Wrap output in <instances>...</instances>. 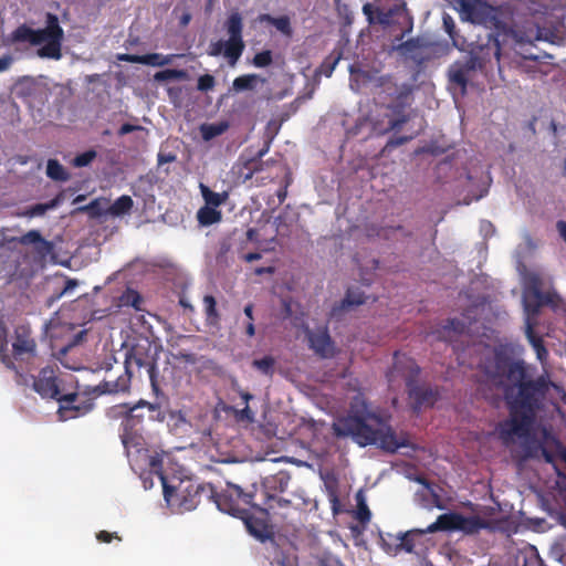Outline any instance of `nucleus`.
I'll list each match as a JSON object with an SVG mask.
<instances>
[{"label":"nucleus","mask_w":566,"mask_h":566,"mask_svg":"<svg viewBox=\"0 0 566 566\" xmlns=\"http://www.w3.org/2000/svg\"><path fill=\"white\" fill-rule=\"evenodd\" d=\"M485 359L480 363L486 380L496 387H501L510 407V419L497 427L500 439L505 444L520 442L527 446L531 440L537 439L541 432L542 442L553 444L555 442L551 432L539 427L536 422L538 396H544L554 390L557 396H564L563 389L545 377L535 382L526 381L525 369L522 363L511 361L506 348L486 349Z\"/></svg>","instance_id":"1"},{"label":"nucleus","mask_w":566,"mask_h":566,"mask_svg":"<svg viewBox=\"0 0 566 566\" xmlns=\"http://www.w3.org/2000/svg\"><path fill=\"white\" fill-rule=\"evenodd\" d=\"M142 401L129 409V416L124 422L122 441L125 447L132 469L139 473L146 490L154 486L155 475L164 491V500L174 513L189 512L196 509L197 486L184 470L172 461L170 454H150L144 448V439L136 431H130V422L138 417L136 411Z\"/></svg>","instance_id":"2"},{"label":"nucleus","mask_w":566,"mask_h":566,"mask_svg":"<svg viewBox=\"0 0 566 566\" xmlns=\"http://www.w3.org/2000/svg\"><path fill=\"white\" fill-rule=\"evenodd\" d=\"M337 437H352L360 447L377 446L395 452L406 447L407 438L394 432L387 420L371 410L361 398H357L347 417L338 418L333 423Z\"/></svg>","instance_id":"3"},{"label":"nucleus","mask_w":566,"mask_h":566,"mask_svg":"<svg viewBox=\"0 0 566 566\" xmlns=\"http://www.w3.org/2000/svg\"><path fill=\"white\" fill-rule=\"evenodd\" d=\"M535 248L536 244L533 240L528 235H525L515 251V259L516 269L524 285L523 305L525 312L526 336L537 359L543 363L546 359L547 350L542 345L541 338L535 336L533 333V321L537 310L544 304L552 303L555 294L549 292L543 293L542 287L545 281L544 274L535 268H528L524 263V260L535 250Z\"/></svg>","instance_id":"4"},{"label":"nucleus","mask_w":566,"mask_h":566,"mask_svg":"<svg viewBox=\"0 0 566 566\" xmlns=\"http://www.w3.org/2000/svg\"><path fill=\"white\" fill-rule=\"evenodd\" d=\"M156 355L157 348L149 338L142 336L134 338L130 344H127L124 374L119 375L115 380H105L102 391L115 394L128 389L134 366L138 369L144 368L151 385L155 387Z\"/></svg>","instance_id":"5"},{"label":"nucleus","mask_w":566,"mask_h":566,"mask_svg":"<svg viewBox=\"0 0 566 566\" xmlns=\"http://www.w3.org/2000/svg\"><path fill=\"white\" fill-rule=\"evenodd\" d=\"M65 377L57 378L51 368H44L33 382L34 390L43 398L55 399L60 403V419L65 421L85 415L91 409V403H84L83 398L74 391H67L64 387Z\"/></svg>","instance_id":"6"},{"label":"nucleus","mask_w":566,"mask_h":566,"mask_svg":"<svg viewBox=\"0 0 566 566\" xmlns=\"http://www.w3.org/2000/svg\"><path fill=\"white\" fill-rule=\"evenodd\" d=\"M488 523L478 515H462L459 513H447L440 515L436 522L431 523L426 530H411L400 537V546L408 553L415 552L413 539L426 533L437 531L462 532L464 534H474L485 528Z\"/></svg>","instance_id":"7"},{"label":"nucleus","mask_w":566,"mask_h":566,"mask_svg":"<svg viewBox=\"0 0 566 566\" xmlns=\"http://www.w3.org/2000/svg\"><path fill=\"white\" fill-rule=\"evenodd\" d=\"M63 40V30L59 25L57 18L49 14L46 27L42 30H32L28 27H19L11 34L12 42H29L33 45H40L39 56L53 60L61 59V44Z\"/></svg>","instance_id":"8"},{"label":"nucleus","mask_w":566,"mask_h":566,"mask_svg":"<svg viewBox=\"0 0 566 566\" xmlns=\"http://www.w3.org/2000/svg\"><path fill=\"white\" fill-rule=\"evenodd\" d=\"M34 346L28 326L15 323L11 315L0 314V359L2 363L11 367V354L14 356L29 354L33 352Z\"/></svg>","instance_id":"9"},{"label":"nucleus","mask_w":566,"mask_h":566,"mask_svg":"<svg viewBox=\"0 0 566 566\" xmlns=\"http://www.w3.org/2000/svg\"><path fill=\"white\" fill-rule=\"evenodd\" d=\"M486 38L488 42L473 49L465 62H457L449 70L450 82L459 85L462 93L465 91V85L472 71L484 67L491 61V56H494L497 61L500 60L501 48L499 40L490 33Z\"/></svg>","instance_id":"10"},{"label":"nucleus","mask_w":566,"mask_h":566,"mask_svg":"<svg viewBox=\"0 0 566 566\" xmlns=\"http://www.w3.org/2000/svg\"><path fill=\"white\" fill-rule=\"evenodd\" d=\"M350 88L355 92H359L363 87H369L376 93H384L388 96L394 97L400 107L408 98L411 86L409 84H398L389 76L378 75L377 72H367L359 67L350 66Z\"/></svg>","instance_id":"11"},{"label":"nucleus","mask_w":566,"mask_h":566,"mask_svg":"<svg viewBox=\"0 0 566 566\" xmlns=\"http://www.w3.org/2000/svg\"><path fill=\"white\" fill-rule=\"evenodd\" d=\"M242 18L238 12L229 15L226 21L227 40L212 41L208 48V54L211 56L223 55L231 66H234L241 57L245 44L242 39Z\"/></svg>","instance_id":"12"},{"label":"nucleus","mask_w":566,"mask_h":566,"mask_svg":"<svg viewBox=\"0 0 566 566\" xmlns=\"http://www.w3.org/2000/svg\"><path fill=\"white\" fill-rule=\"evenodd\" d=\"M418 371V366L410 357L405 354H396L394 357L392 368L388 373L387 377L389 382H392L398 378H402L409 388L410 397L416 400L418 407H421L422 405L431 403V399L429 398L431 394L413 386L412 381Z\"/></svg>","instance_id":"13"},{"label":"nucleus","mask_w":566,"mask_h":566,"mask_svg":"<svg viewBox=\"0 0 566 566\" xmlns=\"http://www.w3.org/2000/svg\"><path fill=\"white\" fill-rule=\"evenodd\" d=\"M453 7L462 21L499 28L497 10L483 0H454Z\"/></svg>","instance_id":"14"},{"label":"nucleus","mask_w":566,"mask_h":566,"mask_svg":"<svg viewBox=\"0 0 566 566\" xmlns=\"http://www.w3.org/2000/svg\"><path fill=\"white\" fill-rule=\"evenodd\" d=\"M484 311V303H480L474 307L468 310L463 314L462 319H452L451 322H449L448 325L443 326L442 329L438 331V338H441L446 342H453L454 336L458 334H478L479 327L476 326V316L482 314Z\"/></svg>","instance_id":"15"},{"label":"nucleus","mask_w":566,"mask_h":566,"mask_svg":"<svg viewBox=\"0 0 566 566\" xmlns=\"http://www.w3.org/2000/svg\"><path fill=\"white\" fill-rule=\"evenodd\" d=\"M251 501L252 494L244 493L239 485L233 483H228L227 489L216 496L219 511L241 518H244V510L240 503L250 504Z\"/></svg>","instance_id":"16"},{"label":"nucleus","mask_w":566,"mask_h":566,"mask_svg":"<svg viewBox=\"0 0 566 566\" xmlns=\"http://www.w3.org/2000/svg\"><path fill=\"white\" fill-rule=\"evenodd\" d=\"M467 181L470 200H467L465 203L469 205L472 200H479L486 195L491 185V177L482 166H474L468 171Z\"/></svg>","instance_id":"17"},{"label":"nucleus","mask_w":566,"mask_h":566,"mask_svg":"<svg viewBox=\"0 0 566 566\" xmlns=\"http://www.w3.org/2000/svg\"><path fill=\"white\" fill-rule=\"evenodd\" d=\"M307 338L311 348L322 357H329L334 353L329 335L325 327H319L317 331H307Z\"/></svg>","instance_id":"18"},{"label":"nucleus","mask_w":566,"mask_h":566,"mask_svg":"<svg viewBox=\"0 0 566 566\" xmlns=\"http://www.w3.org/2000/svg\"><path fill=\"white\" fill-rule=\"evenodd\" d=\"M265 83V78L258 74H245L234 78L232 90L237 93L243 91H254Z\"/></svg>","instance_id":"19"},{"label":"nucleus","mask_w":566,"mask_h":566,"mask_svg":"<svg viewBox=\"0 0 566 566\" xmlns=\"http://www.w3.org/2000/svg\"><path fill=\"white\" fill-rule=\"evenodd\" d=\"M509 566H541L537 551L533 546H525L515 554L513 565Z\"/></svg>","instance_id":"20"},{"label":"nucleus","mask_w":566,"mask_h":566,"mask_svg":"<svg viewBox=\"0 0 566 566\" xmlns=\"http://www.w3.org/2000/svg\"><path fill=\"white\" fill-rule=\"evenodd\" d=\"M385 117L387 118V124L376 127V130L379 134H385L390 130H395L407 120V116L402 114L400 109L396 108L388 109V112L385 114Z\"/></svg>","instance_id":"21"},{"label":"nucleus","mask_w":566,"mask_h":566,"mask_svg":"<svg viewBox=\"0 0 566 566\" xmlns=\"http://www.w3.org/2000/svg\"><path fill=\"white\" fill-rule=\"evenodd\" d=\"M199 189L206 206L219 208L228 199V192H214L205 184H200Z\"/></svg>","instance_id":"22"},{"label":"nucleus","mask_w":566,"mask_h":566,"mask_svg":"<svg viewBox=\"0 0 566 566\" xmlns=\"http://www.w3.org/2000/svg\"><path fill=\"white\" fill-rule=\"evenodd\" d=\"M221 211L218 208L203 206L197 212V218L200 224L202 226H211L221 220Z\"/></svg>","instance_id":"23"},{"label":"nucleus","mask_w":566,"mask_h":566,"mask_svg":"<svg viewBox=\"0 0 566 566\" xmlns=\"http://www.w3.org/2000/svg\"><path fill=\"white\" fill-rule=\"evenodd\" d=\"M420 483L422 484V489H421V491L417 492V495L421 496L426 501L422 505L427 509H431V507L442 509V506L440 504V499H439L438 494L436 493L434 489L431 485H429L422 481H420Z\"/></svg>","instance_id":"24"},{"label":"nucleus","mask_w":566,"mask_h":566,"mask_svg":"<svg viewBox=\"0 0 566 566\" xmlns=\"http://www.w3.org/2000/svg\"><path fill=\"white\" fill-rule=\"evenodd\" d=\"M276 360L271 355H265L261 358H255L252 360V367L256 369L260 374L272 377L274 374Z\"/></svg>","instance_id":"25"},{"label":"nucleus","mask_w":566,"mask_h":566,"mask_svg":"<svg viewBox=\"0 0 566 566\" xmlns=\"http://www.w3.org/2000/svg\"><path fill=\"white\" fill-rule=\"evenodd\" d=\"M133 207V200L129 196H122L112 205L108 202L107 214L119 217L127 213Z\"/></svg>","instance_id":"26"},{"label":"nucleus","mask_w":566,"mask_h":566,"mask_svg":"<svg viewBox=\"0 0 566 566\" xmlns=\"http://www.w3.org/2000/svg\"><path fill=\"white\" fill-rule=\"evenodd\" d=\"M176 54H160V53H148L143 55V64L150 66H165L171 64L177 57Z\"/></svg>","instance_id":"27"},{"label":"nucleus","mask_w":566,"mask_h":566,"mask_svg":"<svg viewBox=\"0 0 566 566\" xmlns=\"http://www.w3.org/2000/svg\"><path fill=\"white\" fill-rule=\"evenodd\" d=\"M260 20L271 23L272 25H274L284 35L290 36L292 34V28H291L290 19L287 17H285V15L284 17H279V18H274V17H271L270 14H262L260 17Z\"/></svg>","instance_id":"28"},{"label":"nucleus","mask_w":566,"mask_h":566,"mask_svg":"<svg viewBox=\"0 0 566 566\" xmlns=\"http://www.w3.org/2000/svg\"><path fill=\"white\" fill-rule=\"evenodd\" d=\"M46 175L49 178L56 181H65L69 179V174L65 168L55 159H49L46 164Z\"/></svg>","instance_id":"29"},{"label":"nucleus","mask_w":566,"mask_h":566,"mask_svg":"<svg viewBox=\"0 0 566 566\" xmlns=\"http://www.w3.org/2000/svg\"><path fill=\"white\" fill-rule=\"evenodd\" d=\"M61 198L56 197L46 203H38L25 210L22 214L29 218L43 216L49 210L55 209L60 205Z\"/></svg>","instance_id":"30"},{"label":"nucleus","mask_w":566,"mask_h":566,"mask_svg":"<svg viewBox=\"0 0 566 566\" xmlns=\"http://www.w3.org/2000/svg\"><path fill=\"white\" fill-rule=\"evenodd\" d=\"M78 211H87L91 217H101L107 214L108 200L99 198L90 202L87 206L80 207Z\"/></svg>","instance_id":"31"},{"label":"nucleus","mask_w":566,"mask_h":566,"mask_svg":"<svg viewBox=\"0 0 566 566\" xmlns=\"http://www.w3.org/2000/svg\"><path fill=\"white\" fill-rule=\"evenodd\" d=\"M357 509L355 511V517L365 525L370 521L371 513L366 504V499L363 491L356 494Z\"/></svg>","instance_id":"32"},{"label":"nucleus","mask_w":566,"mask_h":566,"mask_svg":"<svg viewBox=\"0 0 566 566\" xmlns=\"http://www.w3.org/2000/svg\"><path fill=\"white\" fill-rule=\"evenodd\" d=\"M228 129V124L224 122L213 123V124H203L200 127V132L202 138L205 140H210L221 134H223Z\"/></svg>","instance_id":"33"},{"label":"nucleus","mask_w":566,"mask_h":566,"mask_svg":"<svg viewBox=\"0 0 566 566\" xmlns=\"http://www.w3.org/2000/svg\"><path fill=\"white\" fill-rule=\"evenodd\" d=\"M187 72L184 70H164L159 71L154 75V80L157 82L171 81V80H185L187 78Z\"/></svg>","instance_id":"34"},{"label":"nucleus","mask_w":566,"mask_h":566,"mask_svg":"<svg viewBox=\"0 0 566 566\" xmlns=\"http://www.w3.org/2000/svg\"><path fill=\"white\" fill-rule=\"evenodd\" d=\"M366 302V298L363 293H360L358 290H348L346 297L344 300V305L352 306V305H360Z\"/></svg>","instance_id":"35"},{"label":"nucleus","mask_w":566,"mask_h":566,"mask_svg":"<svg viewBox=\"0 0 566 566\" xmlns=\"http://www.w3.org/2000/svg\"><path fill=\"white\" fill-rule=\"evenodd\" d=\"M271 566H297L296 558L293 555H285L280 553L275 556L274 560L271 563Z\"/></svg>","instance_id":"36"},{"label":"nucleus","mask_w":566,"mask_h":566,"mask_svg":"<svg viewBox=\"0 0 566 566\" xmlns=\"http://www.w3.org/2000/svg\"><path fill=\"white\" fill-rule=\"evenodd\" d=\"M95 157L96 153L94 150H88L76 156L73 160V164L76 167H85L90 165Z\"/></svg>","instance_id":"37"},{"label":"nucleus","mask_w":566,"mask_h":566,"mask_svg":"<svg viewBox=\"0 0 566 566\" xmlns=\"http://www.w3.org/2000/svg\"><path fill=\"white\" fill-rule=\"evenodd\" d=\"M247 528L249 530L250 534H252L255 538L260 541H264L266 537V531L263 527L254 526V522L250 518L245 520Z\"/></svg>","instance_id":"38"},{"label":"nucleus","mask_w":566,"mask_h":566,"mask_svg":"<svg viewBox=\"0 0 566 566\" xmlns=\"http://www.w3.org/2000/svg\"><path fill=\"white\" fill-rule=\"evenodd\" d=\"M272 62V54L270 51H263L253 57V64L258 67L268 66Z\"/></svg>","instance_id":"39"},{"label":"nucleus","mask_w":566,"mask_h":566,"mask_svg":"<svg viewBox=\"0 0 566 566\" xmlns=\"http://www.w3.org/2000/svg\"><path fill=\"white\" fill-rule=\"evenodd\" d=\"M22 242L24 243H40L42 247H44L45 249H49L50 245L46 241H44L40 233L36 232V231H30L28 232L23 239H22Z\"/></svg>","instance_id":"40"},{"label":"nucleus","mask_w":566,"mask_h":566,"mask_svg":"<svg viewBox=\"0 0 566 566\" xmlns=\"http://www.w3.org/2000/svg\"><path fill=\"white\" fill-rule=\"evenodd\" d=\"M443 27H444V30L446 32L449 34V36L452 39L453 41V44L455 46H458V41L454 36V29H455V24H454V21L452 19L451 15L449 14H443Z\"/></svg>","instance_id":"41"},{"label":"nucleus","mask_w":566,"mask_h":566,"mask_svg":"<svg viewBox=\"0 0 566 566\" xmlns=\"http://www.w3.org/2000/svg\"><path fill=\"white\" fill-rule=\"evenodd\" d=\"M214 86V77L212 75L206 74L198 78V90L202 92H207Z\"/></svg>","instance_id":"42"},{"label":"nucleus","mask_w":566,"mask_h":566,"mask_svg":"<svg viewBox=\"0 0 566 566\" xmlns=\"http://www.w3.org/2000/svg\"><path fill=\"white\" fill-rule=\"evenodd\" d=\"M235 417L239 420H245L248 422H253L254 421V413H253V411L250 409V407L248 405L244 406L243 409L237 410L235 411Z\"/></svg>","instance_id":"43"},{"label":"nucleus","mask_w":566,"mask_h":566,"mask_svg":"<svg viewBox=\"0 0 566 566\" xmlns=\"http://www.w3.org/2000/svg\"><path fill=\"white\" fill-rule=\"evenodd\" d=\"M206 313L209 318L216 317V301L212 296L207 295L203 298Z\"/></svg>","instance_id":"44"},{"label":"nucleus","mask_w":566,"mask_h":566,"mask_svg":"<svg viewBox=\"0 0 566 566\" xmlns=\"http://www.w3.org/2000/svg\"><path fill=\"white\" fill-rule=\"evenodd\" d=\"M118 61L123 62H129V63H139L143 64V55H136V54H118L117 55Z\"/></svg>","instance_id":"45"},{"label":"nucleus","mask_w":566,"mask_h":566,"mask_svg":"<svg viewBox=\"0 0 566 566\" xmlns=\"http://www.w3.org/2000/svg\"><path fill=\"white\" fill-rule=\"evenodd\" d=\"M138 302L139 296L135 292H127V294L124 296V303L130 304L136 310L139 308Z\"/></svg>","instance_id":"46"},{"label":"nucleus","mask_w":566,"mask_h":566,"mask_svg":"<svg viewBox=\"0 0 566 566\" xmlns=\"http://www.w3.org/2000/svg\"><path fill=\"white\" fill-rule=\"evenodd\" d=\"M13 63V57L9 54L0 56V73L8 71Z\"/></svg>","instance_id":"47"},{"label":"nucleus","mask_w":566,"mask_h":566,"mask_svg":"<svg viewBox=\"0 0 566 566\" xmlns=\"http://www.w3.org/2000/svg\"><path fill=\"white\" fill-rule=\"evenodd\" d=\"M363 12L366 15L369 23L374 22V13L375 7L371 3H365L363 7Z\"/></svg>","instance_id":"48"},{"label":"nucleus","mask_w":566,"mask_h":566,"mask_svg":"<svg viewBox=\"0 0 566 566\" xmlns=\"http://www.w3.org/2000/svg\"><path fill=\"white\" fill-rule=\"evenodd\" d=\"M83 335H84V332H80V333H77V334L74 336V340H73V342H72L67 347H63V348H61V350H60V352H61V354H63V355H64V354H66V353H67V350L70 349V347H72V346H74V345L78 344V343L82 340Z\"/></svg>","instance_id":"49"},{"label":"nucleus","mask_w":566,"mask_h":566,"mask_svg":"<svg viewBox=\"0 0 566 566\" xmlns=\"http://www.w3.org/2000/svg\"><path fill=\"white\" fill-rule=\"evenodd\" d=\"M113 537H115V535L106 531H102L96 535V538L104 543H109Z\"/></svg>","instance_id":"50"},{"label":"nucleus","mask_w":566,"mask_h":566,"mask_svg":"<svg viewBox=\"0 0 566 566\" xmlns=\"http://www.w3.org/2000/svg\"><path fill=\"white\" fill-rule=\"evenodd\" d=\"M481 232L484 233V235H489L493 233V226L489 221H482L481 222Z\"/></svg>","instance_id":"51"},{"label":"nucleus","mask_w":566,"mask_h":566,"mask_svg":"<svg viewBox=\"0 0 566 566\" xmlns=\"http://www.w3.org/2000/svg\"><path fill=\"white\" fill-rule=\"evenodd\" d=\"M138 129L137 126H134V125H130V124H124L120 128H119V132L118 134L119 135H126V134H129L134 130Z\"/></svg>","instance_id":"52"},{"label":"nucleus","mask_w":566,"mask_h":566,"mask_svg":"<svg viewBox=\"0 0 566 566\" xmlns=\"http://www.w3.org/2000/svg\"><path fill=\"white\" fill-rule=\"evenodd\" d=\"M557 230H558L559 235L566 242V221H558L557 222Z\"/></svg>","instance_id":"53"},{"label":"nucleus","mask_w":566,"mask_h":566,"mask_svg":"<svg viewBox=\"0 0 566 566\" xmlns=\"http://www.w3.org/2000/svg\"><path fill=\"white\" fill-rule=\"evenodd\" d=\"M340 60V54H338L334 61L329 64V66L327 67V71L325 72L326 76H331L333 71L335 70L336 65L338 64Z\"/></svg>","instance_id":"54"},{"label":"nucleus","mask_w":566,"mask_h":566,"mask_svg":"<svg viewBox=\"0 0 566 566\" xmlns=\"http://www.w3.org/2000/svg\"><path fill=\"white\" fill-rule=\"evenodd\" d=\"M76 286V282L75 281H67L66 282V285L65 287L63 289V291L61 292L60 296L64 295V294H67L70 291L74 290Z\"/></svg>","instance_id":"55"},{"label":"nucleus","mask_w":566,"mask_h":566,"mask_svg":"<svg viewBox=\"0 0 566 566\" xmlns=\"http://www.w3.org/2000/svg\"><path fill=\"white\" fill-rule=\"evenodd\" d=\"M277 480L280 481L281 491H283L284 488L287 485L289 476H286L285 474H279Z\"/></svg>","instance_id":"56"},{"label":"nucleus","mask_w":566,"mask_h":566,"mask_svg":"<svg viewBox=\"0 0 566 566\" xmlns=\"http://www.w3.org/2000/svg\"><path fill=\"white\" fill-rule=\"evenodd\" d=\"M252 313H253V307H252V305H247V306L244 307V314H245V315H247V317L250 319V322H252V321H253V314H252Z\"/></svg>","instance_id":"57"},{"label":"nucleus","mask_w":566,"mask_h":566,"mask_svg":"<svg viewBox=\"0 0 566 566\" xmlns=\"http://www.w3.org/2000/svg\"><path fill=\"white\" fill-rule=\"evenodd\" d=\"M261 258V255L259 253H249L244 256V259L248 261V262H252V261H255V260H259Z\"/></svg>","instance_id":"58"},{"label":"nucleus","mask_w":566,"mask_h":566,"mask_svg":"<svg viewBox=\"0 0 566 566\" xmlns=\"http://www.w3.org/2000/svg\"><path fill=\"white\" fill-rule=\"evenodd\" d=\"M240 396L241 398L243 399L245 406L248 405V402L253 398L252 395H250L249 392H245V391H240Z\"/></svg>","instance_id":"59"},{"label":"nucleus","mask_w":566,"mask_h":566,"mask_svg":"<svg viewBox=\"0 0 566 566\" xmlns=\"http://www.w3.org/2000/svg\"><path fill=\"white\" fill-rule=\"evenodd\" d=\"M247 334L249 336H253L255 334V328L252 322H249V324L247 325Z\"/></svg>","instance_id":"60"},{"label":"nucleus","mask_w":566,"mask_h":566,"mask_svg":"<svg viewBox=\"0 0 566 566\" xmlns=\"http://www.w3.org/2000/svg\"><path fill=\"white\" fill-rule=\"evenodd\" d=\"M377 21L382 24L388 23V17L384 13H378Z\"/></svg>","instance_id":"61"},{"label":"nucleus","mask_w":566,"mask_h":566,"mask_svg":"<svg viewBox=\"0 0 566 566\" xmlns=\"http://www.w3.org/2000/svg\"><path fill=\"white\" fill-rule=\"evenodd\" d=\"M174 159H175L174 156H167V157L159 156V164L172 161Z\"/></svg>","instance_id":"62"},{"label":"nucleus","mask_w":566,"mask_h":566,"mask_svg":"<svg viewBox=\"0 0 566 566\" xmlns=\"http://www.w3.org/2000/svg\"><path fill=\"white\" fill-rule=\"evenodd\" d=\"M405 140H407V138H399V139H396V140H390L388 145L397 146V145L402 144Z\"/></svg>","instance_id":"63"},{"label":"nucleus","mask_w":566,"mask_h":566,"mask_svg":"<svg viewBox=\"0 0 566 566\" xmlns=\"http://www.w3.org/2000/svg\"><path fill=\"white\" fill-rule=\"evenodd\" d=\"M272 271H273L272 268H266V269L261 268V269H258L255 272H256V274H262L264 272H272Z\"/></svg>","instance_id":"64"}]
</instances>
